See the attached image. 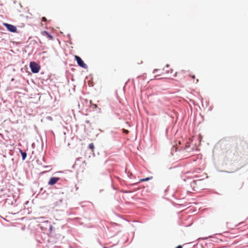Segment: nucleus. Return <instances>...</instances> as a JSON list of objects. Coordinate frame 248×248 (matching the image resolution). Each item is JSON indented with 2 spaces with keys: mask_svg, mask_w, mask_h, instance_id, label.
<instances>
[{
  "mask_svg": "<svg viewBox=\"0 0 248 248\" xmlns=\"http://www.w3.org/2000/svg\"><path fill=\"white\" fill-rule=\"evenodd\" d=\"M3 25L7 28V29L9 31L12 32H16L17 29L16 26L6 23H3Z\"/></svg>",
  "mask_w": 248,
  "mask_h": 248,
  "instance_id": "obj_5",
  "label": "nucleus"
},
{
  "mask_svg": "<svg viewBox=\"0 0 248 248\" xmlns=\"http://www.w3.org/2000/svg\"><path fill=\"white\" fill-rule=\"evenodd\" d=\"M31 70L33 73H37L39 72L40 66L35 62H31L30 63Z\"/></svg>",
  "mask_w": 248,
  "mask_h": 248,
  "instance_id": "obj_2",
  "label": "nucleus"
},
{
  "mask_svg": "<svg viewBox=\"0 0 248 248\" xmlns=\"http://www.w3.org/2000/svg\"><path fill=\"white\" fill-rule=\"evenodd\" d=\"M153 178V177L151 176V177H147L146 178H144V179H141L140 180V182H144V181H147L148 180H150L151 179H152Z\"/></svg>",
  "mask_w": 248,
  "mask_h": 248,
  "instance_id": "obj_9",
  "label": "nucleus"
},
{
  "mask_svg": "<svg viewBox=\"0 0 248 248\" xmlns=\"http://www.w3.org/2000/svg\"><path fill=\"white\" fill-rule=\"evenodd\" d=\"M238 142H235L233 145H232L230 148L227 151L226 153L232 157L236 156L238 155Z\"/></svg>",
  "mask_w": 248,
  "mask_h": 248,
  "instance_id": "obj_1",
  "label": "nucleus"
},
{
  "mask_svg": "<svg viewBox=\"0 0 248 248\" xmlns=\"http://www.w3.org/2000/svg\"><path fill=\"white\" fill-rule=\"evenodd\" d=\"M60 180V178L59 177H51L48 183V184L50 186H53L56 184L57 182Z\"/></svg>",
  "mask_w": 248,
  "mask_h": 248,
  "instance_id": "obj_6",
  "label": "nucleus"
},
{
  "mask_svg": "<svg viewBox=\"0 0 248 248\" xmlns=\"http://www.w3.org/2000/svg\"><path fill=\"white\" fill-rule=\"evenodd\" d=\"M165 71L166 72H168V74L170 73V74L168 75L170 78H175L177 76V72H175L174 73L173 70L172 69L166 70Z\"/></svg>",
  "mask_w": 248,
  "mask_h": 248,
  "instance_id": "obj_7",
  "label": "nucleus"
},
{
  "mask_svg": "<svg viewBox=\"0 0 248 248\" xmlns=\"http://www.w3.org/2000/svg\"><path fill=\"white\" fill-rule=\"evenodd\" d=\"M21 155L22 156V158L23 160H24L26 157L27 154L25 152H22V151H21Z\"/></svg>",
  "mask_w": 248,
  "mask_h": 248,
  "instance_id": "obj_11",
  "label": "nucleus"
},
{
  "mask_svg": "<svg viewBox=\"0 0 248 248\" xmlns=\"http://www.w3.org/2000/svg\"><path fill=\"white\" fill-rule=\"evenodd\" d=\"M191 78H192L193 79H195V76L194 75L191 76Z\"/></svg>",
  "mask_w": 248,
  "mask_h": 248,
  "instance_id": "obj_14",
  "label": "nucleus"
},
{
  "mask_svg": "<svg viewBox=\"0 0 248 248\" xmlns=\"http://www.w3.org/2000/svg\"><path fill=\"white\" fill-rule=\"evenodd\" d=\"M75 59L77 61L78 65L84 68H87V65L78 56L75 55Z\"/></svg>",
  "mask_w": 248,
  "mask_h": 248,
  "instance_id": "obj_3",
  "label": "nucleus"
},
{
  "mask_svg": "<svg viewBox=\"0 0 248 248\" xmlns=\"http://www.w3.org/2000/svg\"><path fill=\"white\" fill-rule=\"evenodd\" d=\"M245 166V164H244L243 165H242V167H244Z\"/></svg>",
  "mask_w": 248,
  "mask_h": 248,
  "instance_id": "obj_17",
  "label": "nucleus"
},
{
  "mask_svg": "<svg viewBox=\"0 0 248 248\" xmlns=\"http://www.w3.org/2000/svg\"><path fill=\"white\" fill-rule=\"evenodd\" d=\"M42 19V21H44V22H46L47 20L46 18L45 17H43Z\"/></svg>",
  "mask_w": 248,
  "mask_h": 248,
  "instance_id": "obj_13",
  "label": "nucleus"
},
{
  "mask_svg": "<svg viewBox=\"0 0 248 248\" xmlns=\"http://www.w3.org/2000/svg\"><path fill=\"white\" fill-rule=\"evenodd\" d=\"M42 34L43 36H45L46 37H47L49 40L53 39V36L51 35L47 31H43L42 32Z\"/></svg>",
  "mask_w": 248,
  "mask_h": 248,
  "instance_id": "obj_8",
  "label": "nucleus"
},
{
  "mask_svg": "<svg viewBox=\"0 0 248 248\" xmlns=\"http://www.w3.org/2000/svg\"><path fill=\"white\" fill-rule=\"evenodd\" d=\"M123 132L125 134H128L129 133L128 130L124 129H123Z\"/></svg>",
  "mask_w": 248,
  "mask_h": 248,
  "instance_id": "obj_12",
  "label": "nucleus"
},
{
  "mask_svg": "<svg viewBox=\"0 0 248 248\" xmlns=\"http://www.w3.org/2000/svg\"><path fill=\"white\" fill-rule=\"evenodd\" d=\"M199 82V79H196V82H195L196 83H198Z\"/></svg>",
  "mask_w": 248,
  "mask_h": 248,
  "instance_id": "obj_16",
  "label": "nucleus"
},
{
  "mask_svg": "<svg viewBox=\"0 0 248 248\" xmlns=\"http://www.w3.org/2000/svg\"><path fill=\"white\" fill-rule=\"evenodd\" d=\"M89 148L92 150L93 152L94 146L93 143H91L89 144Z\"/></svg>",
  "mask_w": 248,
  "mask_h": 248,
  "instance_id": "obj_10",
  "label": "nucleus"
},
{
  "mask_svg": "<svg viewBox=\"0 0 248 248\" xmlns=\"http://www.w3.org/2000/svg\"><path fill=\"white\" fill-rule=\"evenodd\" d=\"M176 248H182V246H178V247H177Z\"/></svg>",
  "mask_w": 248,
  "mask_h": 248,
  "instance_id": "obj_15",
  "label": "nucleus"
},
{
  "mask_svg": "<svg viewBox=\"0 0 248 248\" xmlns=\"http://www.w3.org/2000/svg\"><path fill=\"white\" fill-rule=\"evenodd\" d=\"M201 180H199L197 181L193 180L190 184L191 186L193 187V189L194 191H196L198 189H199L200 188L199 186L200 184Z\"/></svg>",
  "mask_w": 248,
  "mask_h": 248,
  "instance_id": "obj_4",
  "label": "nucleus"
}]
</instances>
